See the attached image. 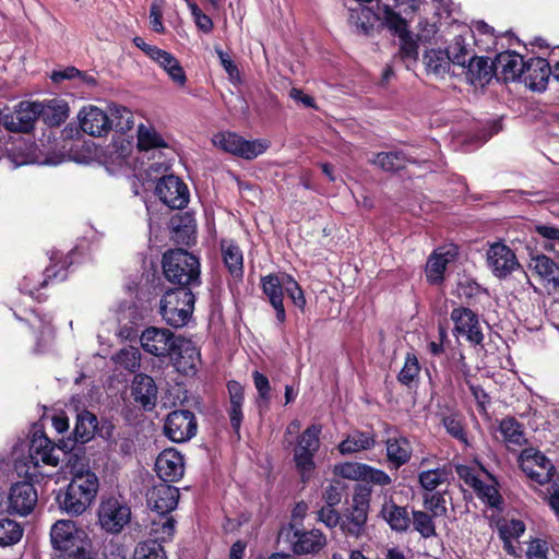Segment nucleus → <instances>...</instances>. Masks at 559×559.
I'll use <instances>...</instances> for the list:
<instances>
[{
	"label": "nucleus",
	"mask_w": 559,
	"mask_h": 559,
	"mask_svg": "<svg viewBox=\"0 0 559 559\" xmlns=\"http://www.w3.org/2000/svg\"><path fill=\"white\" fill-rule=\"evenodd\" d=\"M99 420L97 416L83 409L78 413L74 429L68 437H62L58 441L51 440L44 426L35 423L31 429L29 436V457L35 465L41 461L45 465L58 466L62 461L60 454L67 455L72 451L83 450V447L94 439L98 428Z\"/></svg>",
	"instance_id": "obj_1"
},
{
	"label": "nucleus",
	"mask_w": 559,
	"mask_h": 559,
	"mask_svg": "<svg viewBox=\"0 0 559 559\" xmlns=\"http://www.w3.org/2000/svg\"><path fill=\"white\" fill-rule=\"evenodd\" d=\"M376 12L372 9H365L360 17V34L372 36L388 28L400 38L397 57L409 68V62L418 60V44L407 28L405 19L395 12L391 7H379L376 4Z\"/></svg>",
	"instance_id": "obj_2"
},
{
	"label": "nucleus",
	"mask_w": 559,
	"mask_h": 559,
	"mask_svg": "<svg viewBox=\"0 0 559 559\" xmlns=\"http://www.w3.org/2000/svg\"><path fill=\"white\" fill-rule=\"evenodd\" d=\"M70 473V483L57 491L55 502L62 513L75 518L82 515L95 501L99 478L87 465L78 462L71 465Z\"/></svg>",
	"instance_id": "obj_3"
},
{
	"label": "nucleus",
	"mask_w": 559,
	"mask_h": 559,
	"mask_svg": "<svg viewBox=\"0 0 559 559\" xmlns=\"http://www.w3.org/2000/svg\"><path fill=\"white\" fill-rule=\"evenodd\" d=\"M164 277L175 287L200 286L199 258L182 248L167 250L162 258Z\"/></svg>",
	"instance_id": "obj_4"
},
{
	"label": "nucleus",
	"mask_w": 559,
	"mask_h": 559,
	"mask_svg": "<svg viewBox=\"0 0 559 559\" xmlns=\"http://www.w3.org/2000/svg\"><path fill=\"white\" fill-rule=\"evenodd\" d=\"M50 540L62 559H94L90 552L87 534L72 520L57 521L51 526Z\"/></svg>",
	"instance_id": "obj_5"
},
{
	"label": "nucleus",
	"mask_w": 559,
	"mask_h": 559,
	"mask_svg": "<svg viewBox=\"0 0 559 559\" xmlns=\"http://www.w3.org/2000/svg\"><path fill=\"white\" fill-rule=\"evenodd\" d=\"M195 296L191 287H173L165 290L159 301V314L175 329L186 326L194 311Z\"/></svg>",
	"instance_id": "obj_6"
},
{
	"label": "nucleus",
	"mask_w": 559,
	"mask_h": 559,
	"mask_svg": "<svg viewBox=\"0 0 559 559\" xmlns=\"http://www.w3.org/2000/svg\"><path fill=\"white\" fill-rule=\"evenodd\" d=\"M372 488L367 485L356 484L352 498V504L341 512V532L346 537L360 538L366 531Z\"/></svg>",
	"instance_id": "obj_7"
},
{
	"label": "nucleus",
	"mask_w": 559,
	"mask_h": 559,
	"mask_svg": "<svg viewBox=\"0 0 559 559\" xmlns=\"http://www.w3.org/2000/svg\"><path fill=\"white\" fill-rule=\"evenodd\" d=\"M521 468L530 479L538 485L550 483L547 497L548 506L559 516V473L555 477L556 467L552 462L543 452L535 451L532 455H526Z\"/></svg>",
	"instance_id": "obj_8"
},
{
	"label": "nucleus",
	"mask_w": 559,
	"mask_h": 559,
	"mask_svg": "<svg viewBox=\"0 0 559 559\" xmlns=\"http://www.w3.org/2000/svg\"><path fill=\"white\" fill-rule=\"evenodd\" d=\"M322 426L312 424L308 426L297 438L294 450V462L302 483H307L310 473L314 469V455L320 448V433Z\"/></svg>",
	"instance_id": "obj_9"
},
{
	"label": "nucleus",
	"mask_w": 559,
	"mask_h": 559,
	"mask_svg": "<svg viewBox=\"0 0 559 559\" xmlns=\"http://www.w3.org/2000/svg\"><path fill=\"white\" fill-rule=\"evenodd\" d=\"M213 143L217 148L247 160L257 158L270 147L267 140H246L230 131L216 133L213 136Z\"/></svg>",
	"instance_id": "obj_10"
},
{
	"label": "nucleus",
	"mask_w": 559,
	"mask_h": 559,
	"mask_svg": "<svg viewBox=\"0 0 559 559\" xmlns=\"http://www.w3.org/2000/svg\"><path fill=\"white\" fill-rule=\"evenodd\" d=\"M97 515L104 531L119 534L131 519V509L117 498L109 497L102 500Z\"/></svg>",
	"instance_id": "obj_11"
},
{
	"label": "nucleus",
	"mask_w": 559,
	"mask_h": 559,
	"mask_svg": "<svg viewBox=\"0 0 559 559\" xmlns=\"http://www.w3.org/2000/svg\"><path fill=\"white\" fill-rule=\"evenodd\" d=\"M198 431V421L193 412L176 409L170 412L164 424V435L173 442L182 443L192 439Z\"/></svg>",
	"instance_id": "obj_12"
},
{
	"label": "nucleus",
	"mask_w": 559,
	"mask_h": 559,
	"mask_svg": "<svg viewBox=\"0 0 559 559\" xmlns=\"http://www.w3.org/2000/svg\"><path fill=\"white\" fill-rule=\"evenodd\" d=\"M451 320L454 323L453 334L463 336L472 345H481L484 333L479 323L478 314L469 307H456L451 311Z\"/></svg>",
	"instance_id": "obj_13"
},
{
	"label": "nucleus",
	"mask_w": 559,
	"mask_h": 559,
	"mask_svg": "<svg viewBox=\"0 0 559 559\" xmlns=\"http://www.w3.org/2000/svg\"><path fill=\"white\" fill-rule=\"evenodd\" d=\"M178 338L179 335H175L168 329L148 326L142 332L140 342L144 352L160 359H168Z\"/></svg>",
	"instance_id": "obj_14"
},
{
	"label": "nucleus",
	"mask_w": 559,
	"mask_h": 559,
	"mask_svg": "<svg viewBox=\"0 0 559 559\" xmlns=\"http://www.w3.org/2000/svg\"><path fill=\"white\" fill-rule=\"evenodd\" d=\"M35 102L21 100L12 112L3 114L2 126L12 133H31L39 119Z\"/></svg>",
	"instance_id": "obj_15"
},
{
	"label": "nucleus",
	"mask_w": 559,
	"mask_h": 559,
	"mask_svg": "<svg viewBox=\"0 0 559 559\" xmlns=\"http://www.w3.org/2000/svg\"><path fill=\"white\" fill-rule=\"evenodd\" d=\"M155 193L168 207L182 210L189 203L188 186L177 176H163L156 183Z\"/></svg>",
	"instance_id": "obj_16"
},
{
	"label": "nucleus",
	"mask_w": 559,
	"mask_h": 559,
	"mask_svg": "<svg viewBox=\"0 0 559 559\" xmlns=\"http://www.w3.org/2000/svg\"><path fill=\"white\" fill-rule=\"evenodd\" d=\"M38 501V493L33 483L22 480L13 484L8 497V513L26 516L31 514Z\"/></svg>",
	"instance_id": "obj_17"
},
{
	"label": "nucleus",
	"mask_w": 559,
	"mask_h": 559,
	"mask_svg": "<svg viewBox=\"0 0 559 559\" xmlns=\"http://www.w3.org/2000/svg\"><path fill=\"white\" fill-rule=\"evenodd\" d=\"M168 359L178 372L185 376H192L198 371V365L201 362V353L194 342L179 335Z\"/></svg>",
	"instance_id": "obj_18"
},
{
	"label": "nucleus",
	"mask_w": 559,
	"mask_h": 559,
	"mask_svg": "<svg viewBox=\"0 0 559 559\" xmlns=\"http://www.w3.org/2000/svg\"><path fill=\"white\" fill-rule=\"evenodd\" d=\"M487 264L498 278H506L521 269L514 251L501 241L493 242L487 250Z\"/></svg>",
	"instance_id": "obj_19"
},
{
	"label": "nucleus",
	"mask_w": 559,
	"mask_h": 559,
	"mask_svg": "<svg viewBox=\"0 0 559 559\" xmlns=\"http://www.w3.org/2000/svg\"><path fill=\"white\" fill-rule=\"evenodd\" d=\"M326 546V536L318 528L294 530L290 549L296 556L317 555Z\"/></svg>",
	"instance_id": "obj_20"
},
{
	"label": "nucleus",
	"mask_w": 559,
	"mask_h": 559,
	"mask_svg": "<svg viewBox=\"0 0 559 559\" xmlns=\"http://www.w3.org/2000/svg\"><path fill=\"white\" fill-rule=\"evenodd\" d=\"M180 492L170 483L154 485L146 493L147 504L160 515H167L177 508Z\"/></svg>",
	"instance_id": "obj_21"
},
{
	"label": "nucleus",
	"mask_w": 559,
	"mask_h": 559,
	"mask_svg": "<svg viewBox=\"0 0 559 559\" xmlns=\"http://www.w3.org/2000/svg\"><path fill=\"white\" fill-rule=\"evenodd\" d=\"M155 471L162 481L176 483L185 473L183 456L175 449H166L157 456Z\"/></svg>",
	"instance_id": "obj_22"
},
{
	"label": "nucleus",
	"mask_w": 559,
	"mask_h": 559,
	"mask_svg": "<svg viewBox=\"0 0 559 559\" xmlns=\"http://www.w3.org/2000/svg\"><path fill=\"white\" fill-rule=\"evenodd\" d=\"M461 69L466 80L475 86H484L496 76L495 60L490 61L487 56L473 55Z\"/></svg>",
	"instance_id": "obj_23"
},
{
	"label": "nucleus",
	"mask_w": 559,
	"mask_h": 559,
	"mask_svg": "<svg viewBox=\"0 0 559 559\" xmlns=\"http://www.w3.org/2000/svg\"><path fill=\"white\" fill-rule=\"evenodd\" d=\"M171 239L178 245L192 246L197 240V222L193 213H177L170 217Z\"/></svg>",
	"instance_id": "obj_24"
},
{
	"label": "nucleus",
	"mask_w": 559,
	"mask_h": 559,
	"mask_svg": "<svg viewBox=\"0 0 559 559\" xmlns=\"http://www.w3.org/2000/svg\"><path fill=\"white\" fill-rule=\"evenodd\" d=\"M551 67L547 59L535 57L527 60L526 69L522 74L525 85L534 92H543L547 87Z\"/></svg>",
	"instance_id": "obj_25"
},
{
	"label": "nucleus",
	"mask_w": 559,
	"mask_h": 559,
	"mask_svg": "<svg viewBox=\"0 0 559 559\" xmlns=\"http://www.w3.org/2000/svg\"><path fill=\"white\" fill-rule=\"evenodd\" d=\"M284 283H286V281H281L278 275L274 273L261 277L262 292L267 297L269 302L275 310L276 322L278 325H283L286 321V311L283 304Z\"/></svg>",
	"instance_id": "obj_26"
},
{
	"label": "nucleus",
	"mask_w": 559,
	"mask_h": 559,
	"mask_svg": "<svg viewBox=\"0 0 559 559\" xmlns=\"http://www.w3.org/2000/svg\"><path fill=\"white\" fill-rule=\"evenodd\" d=\"M131 396L144 411H152L157 401V386L153 378L144 373L135 374Z\"/></svg>",
	"instance_id": "obj_27"
},
{
	"label": "nucleus",
	"mask_w": 559,
	"mask_h": 559,
	"mask_svg": "<svg viewBox=\"0 0 559 559\" xmlns=\"http://www.w3.org/2000/svg\"><path fill=\"white\" fill-rule=\"evenodd\" d=\"M78 117L83 132L92 136H102L108 133L107 111L95 106L83 107Z\"/></svg>",
	"instance_id": "obj_28"
},
{
	"label": "nucleus",
	"mask_w": 559,
	"mask_h": 559,
	"mask_svg": "<svg viewBox=\"0 0 559 559\" xmlns=\"http://www.w3.org/2000/svg\"><path fill=\"white\" fill-rule=\"evenodd\" d=\"M228 396H229V407L227 408L230 426L233 430L239 435L240 427L243 420V403H245V388L237 380H229L226 384Z\"/></svg>",
	"instance_id": "obj_29"
},
{
	"label": "nucleus",
	"mask_w": 559,
	"mask_h": 559,
	"mask_svg": "<svg viewBox=\"0 0 559 559\" xmlns=\"http://www.w3.org/2000/svg\"><path fill=\"white\" fill-rule=\"evenodd\" d=\"M526 63L523 56L510 50L500 52L495 58L496 72L501 69L506 82L521 79Z\"/></svg>",
	"instance_id": "obj_30"
},
{
	"label": "nucleus",
	"mask_w": 559,
	"mask_h": 559,
	"mask_svg": "<svg viewBox=\"0 0 559 559\" xmlns=\"http://www.w3.org/2000/svg\"><path fill=\"white\" fill-rule=\"evenodd\" d=\"M376 445V435L373 431H362L355 429L349 432L344 440L337 444V451L342 455H350L358 452L373 449Z\"/></svg>",
	"instance_id": "obj_31"
},
{
	"label": "nucleus",
	"mask_w": 559,
	"mask_h": 559,
	"mask_svg": "<svg viewBox=\"0 0 559 559\" xmlns=\"http://www.w3.org/2000/svg\"><path fill=\"white\" fill-rule=\"evenodd\" d=\"M38 107L39 118L49 127H59L69 116L68 103L60 98L35 102Z\"/></svg>",
	"instance_id": "obj_32"
},
{
	"label": "nucleus",
	"mask_w": 559,
	"mask_h": 559,
	"mask_svg": "<svg viewBox=\"0 0 559 559\" xmlns=\"http://www.w3.org/2000/svg\"><path fill=\"white\" fill-rule=\"evenodd\" d=\"M221 251L224 265L227 269L228 273L236 281H242L245 270L243 254L240 247L233 240H222Z\"/></svg>",
	"instance_id": "obj_33"
},
{
	"label": "nucleus",
	"mask_w": 559,
	"mask_h": 559,
	"mask_svg": "<svg viewBox=\"0 0 559 559\" xmlns=\"http://www.w3.org/2000/svg\"><path fill=\"white\" fill-rule=\"evenodd\" d=\"M528 269L542 280L559 286V264L549 257L543 253H532Z\"/></svg>",
	"instance_id": "obj_34"
},
{
	"label": "nucleus",
	"mask_w": 559,
	"mask_h": 559,
	"mask_svg": "<svg viewBox=\"0 0 559 559\" xmlns=\"http://www.w3.org/2000/svg\"><path fill=\"white\" fill-rule=\"evenodd\" d=\"M386 459L395 468L408 463L413 449L406 437H390L385 440Z\"/></svg>",
	"instance_id": "obj_35"
},
{
	"label": "nucleus",
	"mask_w": 559,
	"mask_h": 559,
	"mask_svg": "<svg viewBox=\"0 0 559 559\" xmlns=\"http://www.w3.org/2000/svg\"><path fill=\"white\" fill-rule=\"evenodd\" d=\"M469 38H473V32L471 29L465 31L464 34L456 35L453 38L451 44L445 48L450 63L461 68L467 62L469 57L474 55L473 49L469 48Z\"/></svg>",
	"instance_id": "obj_36"
},
{
	"label": "nucleus",
	"mask_w": 559,
	"mask_h": 559,
	"mask_svg": "<svg viewBox=\"0 0 559 559\" xmlns=\"http://www.w3.org/2000/svg\"><path fill=\"white\" fill-rule=\"evenodd\" d=\"M108 114V132L114 130L118 133H126L134 126L132 111L122 105L111 103L107 108Z\"/></svg>",
	"instance_id": "obj_37"
},
{
	"label": "nucleus",
	"mask_w": 559,
	"mask_h": 559,
	"mask_svg": "<svg viewBox=\"0 0 559 559\" xmlns=\"http://www.w3.org/2000/svg\"><path fill=\"white\" fill-rule=\"evenodd\" d=\"M441 424L447 433L461 443L464 448H471L472 442L468 438L467 424L461 413H451L442 416Z\"/></svg>",
	"instance_id": "obj_38"
},
{
	"label": "nucleus",
	"mask_w": 559,
	"mask_h": 559,
	"mask_svg": "<svg viewBox=\"0 0 559 559\" xmlns=\"http://www.w3.org/2000/svg\"><path fill=\"white\" fill-rule=\"evenodd\" d=\"M381 513L391 530L402 533L409 528L411 518L406 507L397 506L390 500L382 507Z\"/></svg>",
	"instance_id": "obj_39"
},
{
	"label": "nucleus",
	"mask_w": 559,
	"mask_h": 559,
	"mask_svg": "<svg viewBox=\"0 0 559 559\" xmlns=\"http://www.w3.org/2000/svg\"><path fill=\"white\" fill-rule=\"evenodd\" d=\"M452 477L451 465L444 464L432 469L421 471L418 474V483L424 490L433 492L440 485L449 483Z\"/></svg>",
	"instance_id": "obj_40"
},
{
	"label": "nucleus",
	"mask_w": 559,
	"mask_h": 559,
	"mask_svg": "<svg viewBox=\"0 0 559 559\" xmlns=\"http://www.w3.org/2000/svg\"><path fill=\"white\" fill-rule=\"evenodd\" d=\"M499 431L508 448L511 445L523 447L527 443L524 425L513 416H507L500 421Z\"/></svg>",
	"instance_id": "obj_41"
},
{
	"label": "nucleus",
	"mask_w": 559,
	"mask_h": 559,
	"mask_svg": "<svg viewBox=\"0 0 559 559\" xmlns=\"http://www.w3.org/2000/svg\"><path fill=\"white\" fill-rule=\"evenodd\" d=\"M168 74L170 80L179 87H183L188 81L186 72L179 60L170 52L163 50L155 60Z\"/></svg>",
	"instance_id": "obj_42"
},
{
	"label": "nucleus",
	"mask_w": 559,
	"mask_h": 559,
	"mask_svg": "<svg viewBox=\"0 0 559 559\" xmlns=\"http://www.w3.org/2000/svg\"><path fill=\"white\" fill-rule=\"evenodd\" d=\"M372 163L384 171L395 173L404 169L412 160L403 151H391L378 153Z\"/></svg>",
	"instance_id": "obj_43"
},
{
	"label": "nucleus",
	"mask_w": 559,
	"mask_h": 559,
	"mask_svg": "<svg viewBox=\"0 0 559 559\" xmlns=\"http://www.w3.org/2000/svg\"><path fill=\"white\" fill-rule=\"evenodd\" d=\"M22 525L0 512V546L8 547L17 544L23 537Z\"/></svg>",
	"instance_id": "obj_44"
},
{
	"label": "nucleus",
	"mask_w": 559,
	"mask_h": 559,
	"mask_svg": "<svg viewBox=\"0 0 559 559\" xmlns=\"http://www.w3.org/2000/svg\"><path fill=\"white\" fill-rule=\"evenodd\" d=\"M426 71L435 75H444L450 70L449 55L442 49L427 50L423 57Z\"/></svg>",
	"instance_id": "obj_45"
},
{
	"label": "nucleus",
	"mask_w": 559,
	"mask_h": 559,
	"mask_svg": "<svg viewBox=\"0 0 559 559\" xmlns=\"http://www.w3.org/2000/svg\"><path fill=\"white\" fill-rule=\"evenodd\" d=\"M486 293V288H483L474 278L467 276L460 278L456 285L457 297L467 306L475 305L479 296Z\"/></svg>",
	"instance_id": "obj_46"
},
{
	"label": "nucleus",
	"mask_w": 559,
	"mask_h": 559,
	"mask_svg": "<svg viewBox=\"0 0 559 559\" xmlns=\"http://www.w3.org/2000/svg\"><path fill=\"white\" fill-rule=\"evenodd\" d=\"M448 259L443 254L432 253L426 264V280L430 285H440L444 281Z\"/></svg>",
	"instance_id": "obj_47"
},
{
	"label": "nucleus",
	"mask_w": 559,
	"mask_h": 559,
	"mask_svg": "<svg viewBox=\"0 0 559 559\" xmlns=\"http://www.w3.org/2000/svg\"><path fill=\"white\" fill-rule=\"evenodd\" d=\"M420 365L414 353H407L404 365L397 374V381L407 388H412L418 381Z\"/></svg>",
	"instance_id": "obj_48"
},
{
	"label": "nucleus",
	"mask_w": 559,
	"mask_h": 559,
	"mask_svg": "<svg viewBox=\"0 0 559 559\" xmlns=\"http://www.w3.org/2000/svg\"><path fill=\"white\" fill-rule=\"evenodd\" d=\"M252 379L254 386L258 391L257 405L260 411H269L271 403V384L269 378L258 371L254 370L252 372Z\"/></svg>",
	"instance_id": "obj_49"
},
{
	"label": "nucleus",
	"mask_w": 559,
	"mask_h": 559,
	"mask_svg": "<svg viewBox=\"0 0 559 559\" xmlns=\"http://www.w3.org/2000/svg\"><path fill=\"white\" fill-rule=\"evenodd\" d=\"M133 559H167V556L160 543L148 539L138 544Z\"/></svg>",
	"instance_id": "obj_50"
},
{
	"label": "nucleus",
	"mask_w": 559,
	"mask_h": 559,
	"mask_svg": "<svg viewBox=\"0 0 559 559\" xmlns=\"http://www.w3.org/2000/svg\"><path fill=\"white\" fill-rule=\"evenodd\" d=\"M433 514H428L425 511H413V525L424 538H430L437 535L436 525L433 522Z\"/></svg>",
	"instance_id": "obj_51"
},
{
	"label": "nucleus",
	"mask_w": 559,
	"mask_h": 559,
	"mask_svg": "<svg viewBox=\"0 0 559 559\" xmlns=\"http://www.w3.org/2000/svg\"><path fill=\"white\" fill-rule=\"evenodd\" d=\"M391 483L392 479L388 473L365 463L360 485H367L371 488L370 485L384 487Z\"/></svg>",
	"instance_id": "obj_52"
},
{
	"label": "nucleus",
	"mask_w": 559,
	"mask_h": 559,
	"mask_svg": "<svg viewBox=\"0 0 559 559\" xmlns=\"http://www.w3.org/2000/svg\"><path fill=\"white\" fill-rule=\"evenodd\" d=\"M347 485L343 480L333 479L324 488L322 498L325 501V506L336 507L341 503L343 495L347 490Z\"/></svg>",
	"instance_id": "obj_53"
},
{
	"label": "nucleus",
	"mask_w": 559,
	"mask_h": 559,
	"mask_svg": "<svg viewBox=\"0 0 559 559\" xmlns=\"http://www.w3.org/2000/svg\"><path fill=\"white\" fill-rule=\"evenodd\" d=\"M473 490L477 497L486 502L489 507L496 509L501 508L503 499L496 486L485 484L483 480H480V486H477Z\"/></svg>",
	"instance_id": "obj_54"
},
{
	"label": "nucleus",
	"mask_w": 559,
	"mask_h": 559,
	"mask_svg": "<svg viewBox=\"0 0 559 559\" xmlns=\"http://www.w3.org/2000/svg\"><path fill=\"white\" fill-rule=\"evenodd\" d=\"M167 144L165 140L154 130H143L142 128L139 131L138 135V147L140 151H150L152 148L166 147Z\"/></svg>",
	"instance_id": "obj_55"
},
{
	"label": "nucleus",
	"mask_w": 559,
	"mask_h": 559,
	"mask_svg": "<svg viewBox=\"0 0 559 559\" xmlns=\"http://www.w3.org/2000/svg\"><path fill=\"white\" fill-rule=\"evenodd\" d=\"M425 509L429 510L433 516H443L447 514L445 498L440 491L425 493L423 497Z\"/></svg>",
	"instance_id": "obj_56"
},
{
	"label": "nucleus",
	"mask_w": 559,
	"mask_h": 559,
	"mask_svg": "<svg viewBox=\"0 0 559 559\" xmlns=\"http://www.w3.org/2000/svg\"><path fill=\"white\" fill-rule=\"evenodd\" d=\"M116 362L126 370L134 372L140 367V353L136 348H122L116 356Z\"/></svg>",
	"instance_id": "obj_57"
},
{
	"label": "nucleus",
	"mask_w": 559,
	"mask_h": 559,
	"mask_svg": "<svg viewBox=\"0 0 559 559\" xmlns=\"http://www.w3.org/2000/svg\"><path fill=\"white\" fill-rule=\"evenodd\" d=\"M365 463L344 462L335 465L334 473L342 478L360 481Z\"/></svg>",
	"instance_id": "obj_58"
},
{
	"label": "nucleus",
	"mask_w": 559,
	"mask_h": 559,
	"mask_svg": "<svg viewBox=\"0 0 559 559\" xmlns=\"http://www.w3.org/2000/svg\"><path fill=\"white\" fill-rule=\"evenodd\" d=\"M215 51L218 56L219 62L224 70L226 71L228 79L233 83H240L241 75L236 62L231 59L228 52H225L222 48L215 47Z\"/></svg>",
	"instance_id": "obj_59"
},
{
	"label": "nucleus",
	"mask_w": 559,
	"mask_h": 559,
	"mask_svg": "<svg viewBox=\"0 0 559 559\" xmlns=\"http://www.w3.org/2000/svg\"><path fill=\"white\" fill-rule=\"evenodd\" d=\"M526 526L522 520L511 519L498 524V535L511 538H520L525 533Z\"/></svg>",
	"instance_id": "obj_60"
},
{
	"label": "nucleus",
	"mask_w": 559,
	"mask_h": 559,
	"mask_svg": "<svg viewBox=\"0 0 559 559\" xmlns=\"http://www.w3.org/2000/svg\"><path fill=\"white\" fill-rule=\"evenodd\" d=\"M286 284L289 285L286 287V292L288 297L292 299L294 305L299 309L304 310L306 306V298L304 295V290L300 285L293 278L292 275L286 274Z\"/></svg>",
	"instance_id": "obj_61"
},
{
	"label": "nucleus",
	"mask_w": 559,
	"mask_h": 559,
	"mask_svg": "<svg viewBox=\"0 0 559 559\" xmlns=\"http://www.w3.org/2000/svg\"><path fill=\"white\" fill-rule=\"evenodd\" d=\"M549 544L542 538H532L528 543L526 557L527 559H548Z\"/></svg>",
	"instance_id": "obj_62"
},
{
	"label": "nucleus",
	"mask_w": 559,
	"mask_h": 559,
	"mask_svg": "<svg viewBox=\"0 0 559 559\" xmlns=\"http://www.w3.org/2000/svg\"><path fill=\"white\" fill-rule=\"evenodd\" d=\"M335 507L324 506L318 511V521L322 522L326 527H341V512Z\"/></svg>",
	"instance_id": "obj_63"
},
{
	"label": "nucleus",
	"mask_w": 559,
	"mask_h": 559,
	"mask_svg": "<svg viewBox=\"0 0 559 559\" xmlns=\"http://www.w3.org/2000/svg\"><path fill=\"white\" fill-rule=\"evenodd\" d=\"M455 472L460 479H462L468 487L475 489L477 486H480V478L476 474L475 469L472 466L457 464L455 466Z\"/></svg>",
	"instance_id": "obj_64"
}]
</instances>
